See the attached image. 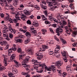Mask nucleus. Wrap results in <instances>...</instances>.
Masks as SVG:
<instances>
[{"instance_id": "nucleus-1", "label": "nucleus", "mask_w": 77, "mask_h": 77, "mask_svg": "<svg viewBox=\"0 0 77 77\" xmlns=\"http://www.w3.org/2000/svg\"><path fill=\"white\" fill-rule=\"evenodd\" d=\"M46 2L48 4V6L49 7H51L50 9L51 11H54V8H57V6H55V4H54L52 2L50 1H49L48 0H46Z\"/></svg>"}, {"instance_id": "nucleus-2", "label": "nucleus", "mask_w": 77, "mask_h": 77, "mask_svg": "<svg viewBox=\"0 0 77 77\" xmlns=\"http://www.w3.org/2000/svg\"><path fill=\"white\" fill-rule=\"evenodd\" d=\"M64 28L63 26H59L56 29V32L58 33L57 34L58 36H60V33H62L63 32V29H62Z\"/></svg>"}, {"instance_id": "nucleus-3", "label": "nucleus", "mask_w": 77, "mask_h": 77, "mask_svg": "<svg viewBox=\"0 0 77 77\" xmlns=\"http://www.w3.org/2000/svg\"><path fill=\"white\" fill-rule=\"evenodd\" d=\"M45 69L47 71H51V70H52L54 72H56V67L54 66H51V67H49V68H48L47 67H45Z\"/></svg>"}, {"instance_id": "nucleus-4", "label": "nucleus", "mask_w": 77, "mask_h": 77, "mask_svg": "<svg viewBox=\"0 0 77 77\" xmlns=\"http://www.w3.org/2000/svg\"><path fill=\"white\" fill-rule=\"evenodd\" d=\"M61 54L63 56L65 57H63V60L65 62H68V60L66 58V53L65 51H64L63 52H61Z\"/></svg>"}, {"instance_id": "nucleus-5", "label": "nucleus", "mask_w": 77, "mask_h": 77, "mask_svg": "<svg viewBox=\"0 0 77 77\" xmlns=\"http://www.w3.org/2000/svg\"><path fill=\"white\" fill-rule=\"evenodd\" d=\"M7 32H8V28L7 27H5L3 28V30L2 31L3 35H4V36H5V35L8 34Z\"/></svg>"}, {"instance_id": "nucleus-6", "label": "nucleus", "mask_w": 77, "mask_h": 77, "mask_svg": "<svg viewBox=\"0 0 77 77\" xmlns=\"http://www.w3.org/2000/svg\"><path fill=\"white\" fill-rule=\"evenodd\" d=\"M24 13L26 15H27V16H29V15H31V11H28L27 10L26 11H24Z\"/></svg>"}, {"instance_id": "nucleus-7", "label": "nucleus", "mask_w": 77, "mask_h": 77, "mask_svg": "<svg viewBox=\"0 0 77 77\" xmlns=\"http://www.w3.org/2000/svg\"><path fill=\"white\" fill-rule=\"evenodd\" d=\"M26 51L29 53V54H30L31 55H32L33 53V51L32 49H27L26 50Z\"/></svg>"}, {"instance_id": "nucleus-8", "label": "nucleus", "mask_w": 77, "mask_h": 77, "mask_svg": "<svg viewBox=\"0 0 77 77\" xmlns=\"http://www.w3.org/2000/svg\"><path fill=\"white\" fill-rule=\"evenodd\" d=\"M37 38H38V41L39 42H40V44H41L42 42V41H43V39L40 38L41 37L39 36V35H37Z\"/></svg>"}, {"instance_id": "nucleus-9", "label": "nucleus", "mask_w": 77, "mask_h": 77, "mask_svg": "<svg viewBox=\"0 0 77 77\" xmlns=\"http://www.w3.org/2000/svg\"><path fill=\"white\" fill-rule=\"evenodd\" d=\"M26 63H27V62H23V61L22 62V66L24 67L25 68H27L28 67V66H29V65L26 64Z\"/></svg>"}, {"instance_id": "nucleus-10", "label": "nucleus", "mask_w": 77, "mask_h": 77, "mask_svg": "<svg viewBox=\"0 0 77 77\" xmlns=\"http://www.w3.org/2000/svg\"><path fill=\"white\" fill-rule=\"evenodd\" d=\"M8 60H9V58H4V60L3 62L4 63V66H7V64H8L7 63V61L8 62Z\"/></svg>"}, {"instance_id": "nucleus-11", "label": "nucleus", "mask_w": 77, "mask_h": 77, "mask_svg": "<svg viewBox=\"0 0 77 77\" xmlns=\"http://www.w3.org/2000/svg\"><path fill=\"white\" fill-rule=\"evenodd\" d=\"M30 57L29 56H27L26 57L25 59L24 60H23V62H28L29 60H30Z\"/></svg>"}, {"instance_id": "nucleus-12", "label": "nucleus", "mask_w": 77, "mask_h": 77, "mask_svg": "<svg viewBox=\"0 0 77 77\" xmlns=\"http://www.w3.org/2000/svg\"><path fill=\"white\" fill-rule=\"evenodd\" d=\"M55 65L57 66H59V67L62 65V63L60 61H57L55 63Z\"/></svg>"}, {"instance_id": "nucleus-13", "label": "nucleus", "mask_w": 77, "mask_h": 77, "mask_svg": "<svg viewBox=\"0 0 77 77\" xmlns=\"http://www.w3.org/2000/svg\"><path fill=\"white\" fill-rule=\"evenodd\" d=\"M20 16H21V18L22 20H23L24 21L26 18V16L24 15V14H20Z\"/></svg>"}, {"instance_id": "nucleus-14", "label": "nucleus", "mask_w": 77, "mask_h": 77, "mask_svg": "<svg viewBox=\"0 0 77 77\" xmlns=\"http://www.w3.org/2000/svg\"><path fill=\"white\" fill-rule=\"evenodd\" d=\"M21 74L22 75H25L26 77H30V75L28 74V72H22L21 73Z\"/></svg>"}, {"instance_id": "nucleus-15", "label": "nucleus", "mask_w": 77, "mask_h": 77, "mask_svg": "<svg viewBox=\"0 0 77 77\" xmlns=\"http://www.w3.org/2000/svg\"><path fill=\"white\" fill-rule=\"evenodd\" d=\"M33 25L34 26H36V27H38V26H39L38 23L35 20L33 22Z\"/></svg>"}, {"instance_id": "nucleus-16", "label": "nucleus", "mask_w": 77, "mask_h": 77, "mask_svg": "<svg viewBox=\"0 0 77 77\" xmlns=\"http://www.w3.org/2000/svg\"><path fill=\"white\" fill-rule=\"evenodd\" d=\"M12 72L14 74H17V73H18V70L16 69L15 68H13L12 69Z\"/></svg>"}, {"instance_id": "nucleus-17", "label": "nucleus", "mask_w": 77, "mask_h": 77, "mask_svg": "<svg viewBox=\"0 0 77 77\" xmlns=\"http://www.w3.org/2000/svg\"><path fill=\"white\" fill-rule=\"evenodd\" d=\"M38 66H41L42 67V69H43V68H45V67H46V65H45V63H44L42 64H40Z\"/></svg>"}, {"instance_id": "nucleus-18", "label": "nucleus", "mask_w": 77, "mask_h": 77, "mask_svg": "<svg viewBox=\"0 0 77 77\" xmlns=\"http://www.w3.org/2000/svg\"><path fill=\"white\" fill-rule=\"evenodd\" d=\"M30 39L28 38L25 40L24 43L25 44H28L30 42Z\"/></svg>"}, {"instance_id": "nucleus-19", "label": "nucleus", "mask_w": 77, "mask_h": 77, "mask_svg": "<svg viewBox=\"0 0 77 77\" xmlns=\"http://www.w3.org/2000/svg\"><path fill=\"white\" fill-rule=\"evenodd\" d=\"M5 69V67L2 66V65L0 63V71H3Z\"/></svg>"}, {"instance_id": "nucleus-20", "label": "nucleus", "mask_w": 77, "mask_h": 77, "mask_svg": "<svg viewBox=\"0 0 77 77\" xmlns=\"http://www.w3.org/2000/svg\"><path fill=\"white\" fill-rule=\"evenodd\" d=\"M9 29L10 30L11 33H14V31H13V29L12 28L11 25H10V26H9Z\"/></svg>"}, {"instance_id": "nucleus-21", "label": "nucleus", "mask_w": 77, "mask_h": 77, "mask_svg": "<svg viewBox=\"0 0 77 77\" xmlns=\"http://www.w3.org/2000/svg\"><path fill=\"white\" fill-rule=\"evenodd\" d=\"M33 63H34V65H39L41 64V62H38L37 60H36V62H34Z\"/></svg>"}, {"instance_id": "nucleus-22", "label": "nucleus", "mask_w": 77, "mask_h": 77, "mask_svg": "<svg viewBox=\"0 0 77 77\" xmlns=\"http://www.w3.org/2000/svg\"><path fill=\"white\" fill-rule=\"evenodd\" d=\"M9 10L11 11H14V8L13 7H8L7 10Z\"/></svg>"}, {"instance_id": "nucleus-23", "label": "nucleus", "mask_w": 77, "mask_h": 77, "mask_svg": "<svg viewBox=\"0 0 77 77\" xmlns=\"http://www.w3.org/2000/svg\"><path fill=\"white\" fill-rule=\"evenodd\" d=\"M19 31H20V32H23V33H26L27 32V30L26 29H24L23 30V29L21 28L19 29Z\"/></svg>"}, {"instance_id": "nucleus-24", "label": "nucleus", "mask_w": 77, "mask_h": 77, "mask_svg": "<svg viewBox=\"0 0 77 77\" xmlns=\"http://www.w3.org/2000/svg\"><path fill=\"white\" fill-rule=\"evenodd\" d=\"M48 17L49 20H50L51 21H52V20H54V18L52 16H49Z\"/></svg>"}, {"instance_id": "nucleus-25", "label": "nucleus", "mask_w": 77, "mask_h": 77, "mask_svg": "<svg viewBox=\"0 0 77 77\" xmlns=\"http://www.w3.org/2000/svg\"><path fill=\"white\" fill-rule=\"evenodd\" d=\"M8 21L10 23H14V20L11 18L8 19Z\"/></svg>"}, {"instance_id": "nucleus-26", "label": "nucleus", "mask_w": 77, "mask_h": 77, "mask_svg": "<svg viewBox=\"0 0 77 77\" xmlns=\"http://www.w3.org/2000/svg\"><path fill=\"white\" fill-rule=\"evenodd\" d=\"M35 8H36L37 10H39L40 9V8H39V7L37 5H33V7Z\"/></svg>"}, {"instance_id": "nucleus-27", "label": "nucleus", "mask_w": 77, "mask_h": 77, "mask_svg": "<svg viewBox=\"0 0 77 77\" xmlns=\"http://www.w3.org/2000/svg\"><path fill=\"white\" fill-rule=\"evenodd\" d=\"M15 58V55H12L10 57V59L11 60H14V59Z\"/></svg>"}, {"instance_id": "nucleus-28", "label": "nucleus", "mask_w": 77, "mask_h": 77, "mask_svg": "<svg viewBox=\"0 0 77 77\" xmlns=\"http://www.w3.org/2000/svg\"><path fill=\"white\" fill-rule=\"evenodd\" d=\"M3 36L4 37H6V39L7 40H9V35L8 34L5 35V36H4V35H3Z\"/></svg>"}, {"instance_id": "nucleus-29", "label": "nucleus", "mask_w": 77, "mask_h": 77, "mask_svg": "<svg viewBox=\"0 0 77 77\" xmlns=\"http://www.w3.org/2000/svg\"><path fill=\"white\" fill-rule=\"evenodd\" d=\"M32 33L33 35H34V36H35V35H37V32L36 31V30H35L33 31H32Z\"/></svg>"}, {"instance_id": "nucleus-30", "label": "nucleus", "mask_w": 77, "mask_h": 77, "mask_svg": "<svg viewBox=\"0 0 77 77\" xmlns=\"http://www.w3.org/2000/svg\"><path fill=\"white\" fill-rule=\"evenodd\" d=\"M8 75L9 77H15V75L14 74L11 73L8 74Z\"/></svg>"}, {"instance_id": "nucleus-31", "label": "nucleus", "mask_w": 77, "mask_h": 77, "mask_svg": "<svg viewBox=\"0 0 77 77\" xmlns=\"http://www.w3.org/2000/svg\"><path fill=\"white\" fill-rule=\"evenodd\" d=\"M25 35H26L27 36H29V37H30L31 36V35L30 34V33L29 32H27L26 34H25Z\"/></svg>"}, {"instance_id": "nucleus-32", "label": "nucleus", "mask_w": 77, "mask_h": 77, "mask_svg": "<svg viewBox=\"0 0 77 77\" xmlns=\"http://www.w3.org/2000/svg\"><path fill=\"white\" fill-rule=\"evenodd\" d=\"M65 32L67 34V35H70V34H71L70 32L69 31V30H66Z\"/></svg>"}, {"instance_id": "nucleus-33", "label": "nucleus", "mask_w": 77, "mask_h": 77, "mask_svg": "<svg viewBox=\"0 0 77 77\" xmlns=\"http://www.w3.org/2000/svg\"><path fill=\"white\" fill-rule=\"evenodd\" d=\"M17 42H20V43H21V42H23V40H22V39H21L18 38V39L17 40Z\"/></svg>"}, {"instance_id": "nucleus-34", "label": "nucleus", "mask_w": 77, "mask_h": 77, "mask_svg": "<svg viewBox=\"0 0 77 77\" xmlns=\"http://www.w3.org/2000/svg\"><path fill=\"white\" fill-rule=\"evenodd\" d=\"M73 34L72 35V36H73V37H75V35H77V31H75L73 32Z\"/></svg>"}, {"instance_id": "nucleus-35", "label": "nucleus", "mask_w": 77, "mask_h": 77, "mask_svg": "<svg viewBox=\"0 0 77 77\" xmlns=\"http://www.w3.org/2000/svg\"><path fill=\"white\" fill-rule=\"evenodd\" d=\"M49 54L50 55H52L53 54V51H50V50H48Z\"/></svg>"}, {"instance_id": "nucleus-36", "label": "nucleus", "mask_w": 77, "mask_h": 77, "mask_svg": "<svg viewBox=\"0 0 77 77\" xmlns=\"http://www.w3.org/2000/svg\"><path fill=\"white\" fill-rule=\"evenodd\" d=\"M6 20H9V18H10V16H9V14H7V16L6 17Z\"/></svg>"}, {"instance_id": "nucleus-37", "label": "nucleus", "mask_w": 77, "mask_h": 77, "mask_svg": "<svg viewBox=\"0 0 77 77\" xmlns=\"http://www.w3.org/2000/svg\"><path fill=\"white\" fill-rule=\"evenodd\" d=\"M0 4H1L2 6H4V4H3V0H0Z\"/></svg>"}, {"instance_id": "nucleus-38", "label": "nucleus", "mask_w": 77, "mask_h": 77, "mask_svg": "<svg viewBox=\"0 0 77 77\" xmlns=\"http://www.w3.org/2000/svg\"><path fill=\"white\" fill-rule=\"evenodd\" d=\"M44 13H45V14L46 15L45 17H47L48 16V12L47 11V10L44 11Z\"/></svg>"}, {"instance_id": "nucleus-39", "label": "nucleus", "mask_w": 77, "mask_h": 77, "mask_svg": "<svg viewBox=\"0 0 77 77\" xmlns=\"http://www.w3.org/2000/svg\"><path fill=\"white\" fill-rule=\"evenodd\" d=\"M9 37L10 38H13V36H14V35H13V34L12 33H9Z\"/></svg>"}, {"instance_id": "nucleus-40", "label": "nucleus", "mask_w": 77, "mask_h": 77, "mask_svg": "<svg viewBox=\"0 0 77 77\" xmlns=\"http://www.w3.org/2000/svg\"><path fill=\"white\" fill-rule=\"evenodd\" d=\"M17 52L18 53H21L22 50H21V49L20 48H19L17 50Z\"/></svg>"}, {"instance_id": "nucleus-41", "label": "nucleus", "mask_w": 77, "mask_h": 77, "mask_svg": "<svg viewBox=\"0 0 77 77\" xmlns=\"http://www.w3.org/2000/svg\"><path fill=\"white\" fill-rule=\"evenodd\" d=\"M43 56H38L37 57V58L38 60H41Z\"/></svg>"}, {"instance_id": "nucleus-42", "label": "nucleus", "mask_w": 77, "mask_h": 77, "mask_svg": "<svg viewBox=\"0 0 77 77\" xmlns=\"http://www.w3.org/2000/svg\"><path fill=\"white\" fill-rule=\"evenodd\" d=\"M42 48L43 49H45V48H48V47L47 45L43 46L42 47Z\"/></svg>"}, {"instance_id": "nucleus-43", "label": "nucleus", "mask_w": 77, "mask_h": 77, "mask_svg": "<svg viewBox=\"0 0 77 77\" xmlns=\"http://www.w3.org/2000/svg\"><path fill=\"white\" fill-rule=\"evenodd\" d=\"M23 55H20L19 56V60L23 59Z\"/></svg>"}, {"instance_id": "nucleus-44", "label": "nucleus", "mask_w": 77, "mask_h": 77, "mask_svg": "<svg viewBox=\"0 0 77 77\" xmlns=\"http://www.w3.org/2000/svg\"><path fill=\"white\" fill-rule=\"evenodd\" d=\"M45 24H50L51 23L50 22L48 21V20H46L45 22Z\"/></svg>"}, {"instance_id": "nucleus-45", "label": "nucleus", "mask_w": 77, "mask_h": 77, "mask_svg": "<svg viewBox=\"0 0 77 77\" xmlns=\"http://www.w3.org/2000/svg\"><path fill=\"white\" fill-rule=\"evenodd\" d=\"M13 21H14V22L15 23H17V22H18V20L17 19H14L13 20Z\"/></svg>"}, {"instance_id": "nucleus-46", "label": "nucleus", "mask_w": 77, "mask_h": 77, "mask_svg": "<svg viewBox=\"0 0 77 77\" xmlns=\"http://www.w3.org/2000/svg\"><path fill=\"white\" fill-rule=\"evenodd\" d=\"M27 23L28 24H32V23H31V21H30V20H28L27 21Z\"/></svg>"}, {"instance_id": "nucleus-47", "label": "nucleus", "mask_w": 77, "mask_h": 77, "mask_svg": "<svg viewBox=\"0 0 77 77\" xmlns=\"http://www.w3.org/2000/svg\"><path fill=\"white\" fill-rule=\"evenodd\" d=\"M55 54L56 55V56L57 57H60V54H59V53H57V54Z\"/></svg>"}, {"instance_id": "nucleus-48", "label": "nucleus", "mask_w": 77, "mask_h": 77, "mask_svg": "<svg viewBox=\"0 0 77 77\" xmlns=\"http://www.w3.org/2000/svg\"><path fill=\"white\" fill-rule=\"evenodd\" d=\"M54 38L55 40H56L57 41L59 42V39L57 38V37H56V36H54Z\"/></svg>"}, {"instance_id": "nucleus-49", "label": "nucleus", "mask_w": 77, "mask_h": 77, "mask_svg": "<svg viewBox=\"0 0 77 77\" xmlns=\"http://www.w3.org/2000/svg\"><path fill=\"white\" fill-rule=\"evenodd\" d=\"M24 5H23V4H21L19 6V8H24Z\"/></svg>"}, {"instance_id": "nucleus-50", "label": "nucleus", "mask_w": 77, "mask_h": 77, "mask_svg": "<svg viewBox=\"0 0 77 77\" xmlns=\"http://www.w3.org/2000/svg\"><path fill=\"white\" fill-rule=\"evenodd\" d=\"M63 26H65V25H66V24H67V23H66V22L65 21H63Z\"/></svg>"}, {"instance_id": "nucleus-51", "label": "nucleus", "mask_w": 77, "mask_h": 77, "mask_svg": "<svg viewBox=\"0 0 77 77\" xmlns=\"http://www.w3.org/2000/svg\"><path fill=\"white\" fill-rule=\"evenodd\" d=\"M47 30L45 29H42V32H44V33H45V32H47Z\"/></svg>"}, {"instance_id": "nucleus-52", "label": "nucleus", "mask_w": 77, "mask_h": 77, "mask_svg": "<svg viewBox=\"0 0 77 77\" xmlns=\"http://www.w3.org/2000/svg\"><path fill=\"white\" fill-rule=\"evenodd\" d=\"M12 49L10 48L8 50V53H11L12 52Z\"/></svg>"}, {"instance_id": "nucleus-53", "label": "nucleus", "mask_w": 77, "mask_h": 77, "mask_svg": "<svg viewBox=\"0 0 77 77\" xmlns=\"http://www.w3.org/2000/svg\"><path fill=\"white\" fill-rule=\"evenodd\" d=\"M60 46H57V47L56 48H55V49L59 51V50H60Z\"/></svg>"}, {"instance_id": "nucleus-54", "label": "nucleus", "mask_w": 77, "mask_h": 77, "mask_svg": "<svg viewBox=\"0 0 77 77\" xmlns=\"http://www.w3.org/2000/svg\"><path fill=\"white\" fill-rule=\"evenodd\" d=\"M66 41L64 40L63 39L62 40V42L63 44H65V43H66Z\"/></svg>"}, {"instance_id": "nucleus-55", "label": "nucleus", "mask_w": 77, "mask_h": 77, "mask_svg": "<svg viewBox=\"0 0 77 77\" xmlns=\"http://www.w3.org/2000/svg\"><path fill=\"white\" fill-rule=\"evenodd\" d=\"M11 49H12V50L13 51H16V50H17V48H16L15 47H13L11 48Z\"/></svg>"}, {"instance_id": "nucleus-56", "label": "nucleus", "mask_w": 77, "mask_h": 77, "mask_svg": "<svg viewBox=\"0 0 77 77\" xmlns=\"http://www.w3.org/2000/svg\"><path fill=\"white\" fill-rule=\"evenodd\" d=\"M49 30H50V31L52 33H54V31H53V30L52 29V28H49Z\"/></svg>"}, {"instance_id": "nucleus-57", "label": "nucleus", "mask_w": 77, "mask_h": 77, "mask_svg": "<svg viewBox=\"0 0 77 77\" xmlns=\"http://www.w3.org/2000/svg\"><path fill=\"white\" fill-rule=\"evenodd\" d=\"M57 18H58V19H62V17H61V16L60 15V14H59L57 16Z\"/></svg>"}, {"instance_id": "nucleus-58", "label": "nucleus", "mask_w": 77, "mask_h": 77, "mask_svg": "<svg viewBox=\"0 0 77 77\" xmlns=\"http://www.w3.org/2000/svg\"><path fill=\"white\" fill-rule=\"evenodd\" d=\"M13 6H14L15 7H17L18 6V4H16L15 3H13Z\"/></svg>"}, {"instance_id": "nucleus-59", "label": "nucleus", "mask_w": 77, "mask_h": 77, "mask_svg": "<svg viewBox=\"0 0 77 77\" xmlns=\"http://www.w3.org/2000/svg\"><path fill=\"white\" fill-rule=\"evenodd\" d=\"M59 51V50H57V49H55V51H54V53H55L56 54L58 52V51Z\"/></svg>"}, {"instance_id": "nucleus-60", "label": "nucleus", "mask_w": 77, "mask_h": 77, "mask_svg": "<svg viewBox=\"0 0 77 77\" xmlns=\"http://www.w3.org/2000/svg\"><path fill=\"white\" fill-rule=\"evenodd\" d=\"M30 30H34V28H33V26H32L30 27Z\"/></svg>"}, {"instance_id": "nucleus-61", "label": "nucleus", "mask_w": 77, "mask_h": 77, "mask_svg": "<svg viewBox=\"0 0 77 77\" xmlns=\"http://www.w3.org/2000/svg\"><path fill=\"white\" fill-rule=\"evenodd\" d=\"M53 20L54 21V22L56 23H58V20H57L56 19H55V18H54Z\"/></svg>"}, {"instance_id": "nucleus-62", "label": "nucleus", "mask_w": 77, "mask_h": 77, "mask_svg": "<svg viewBox=\"0 0 77 77\" xmlns=\"http://www.w3.org/2000/svg\"><path fill=\"white\" fill-rule=\"evenodd\" d=\"M52 26H53L54 27H57V24H54L52 25Z\"/></svg>"}, {"instance_id": "nucleus-63", "label": "nucleus", "mask_w": 77, "mask_h": 77, "mask_svg": "<svg viewBox=\"0 0 77 77\" xmlns=\"http://www.w3.org/2000/svg\"><path fill=\"white\" fill-rule=\"evenodd\" d=\"M0 15L2 18H3V17H4V14L3 13H1L0 14Z\"/></svg>"}, {"instance_id": "nucleus-64", "label": "nucleus", "mask_w": 77, "mask_h": 77, "mask_svg": "<svg viewBox=\"0 0 77 77\" xmlns=\"http://www.w3.org/2000/svg\"><path fill=\"white\" fill-rule=\"evenodd\" d=\"M42 9H44L45 10V9H47V7L46 6H44L43 8H42Z\"/></svg>"}]
</instances>
